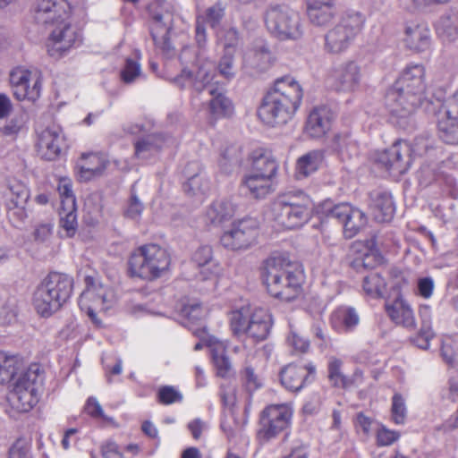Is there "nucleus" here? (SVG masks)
<instances>
[{"mask_svg": "<svg viewBox=\"0 0 458 458\" xmlns=\"http://www.w3.org/2000/svg\"><path fill=\"white\" fill-rule=\"evenodd\" d=\"M144 206L139 199L136 194L135 185L133 184L131 189V197L128 201V206L124 210V216L131 219H136L141 215Z\"/></svg>", "mask_w": 458, "mask_h": 458, "instance_id": "52", "label": "nucleus"}, {"mask_svg": "<svg viewBox=\"0 0 458 458\" xmlns=\"http://www.w3.org/2000/svg\"><path fill=\"white\" fill-rule=\"evenodd\" d=\"M272 64V55L265 46H259L247 49L242 56V70L250 76L255 77L267 72Z\"/></svg>", "mask_w": 458, "mask_h": 458, "instance_id": "21", "label": "nucleus"}, {"mask_svg": "<svg viewBox=\"0 0 458 458\" xmlns=\"http://www.w3.org/2000/svg\"><path fill=\"white\" fill-rule=\"evenodd\" d=\"M386 283L378 273H370L363 279V289L365 293L373 297H380L383 295Z\"/></svg>", "mask_w": 458, "mask_h": 458, "instance_id": "43", "label": "nucleus"}, {"mask_svg": "<svg viewBox=\"0 0 458 458\" xmlns=\"http://www.w3.org/2000/svg\"><path fill=\"white\" fill-rule=\"evenodd\" d=\"M251 173L275 178L278 169V163L271 152L264 149L254 150L251 154Z\"/></svg>", "mask_w": 458, "mask_h": 458, "instance_id": "34", "label": "nucleus"}, {"mask_svg": "<svg viewBox=\"0 0 458 458\" xmlns=\"http://www.w3.org/2000/svg\"><path fill=\"white\" fill-rule=\"evenodd\" d=\"M140 74V64L131 59L127 58L125 61L124 68L121 71V78L125 83H131Z\"/></svg>", "mask_w": 458, "mask_h": 458, "instance_id": "56", "label": "nucleus"}, {"mask_svg": "<svg viewBox=\"0 0 458 458\" xmlns=\"http://www.w3.org/2000/svg\"><path fill=\"white\" fill-rule=\"evenodd\" d=\"M272 327V318L269 312L262 308L255 309L249 316L248 327L245 332L255 342L267 339Z\"/></svg>", "mask_w": 458, "mask_h": 458, "instance_id": "25", "label": "nucleus"}, {"mask_svg": "<svg viewBox=\"0 0 458 458\" xmlns=\"http://www.w3.org/2000/svg\"><path fill=\"white\" fill-rule=\"evenodd\" d=\"M316 377V367L311 362L304 365L289 364L280 372L281 384L291 392H299Z\"/></svg>", "mask_w": 458, "mask_h": 458, "instance_id": "18", "label": "nucleus"}, {"mask_svg": "<svg viewBox=\"0 0 458 458\" xmlns=\"http://www.w3.org/2000/svg\"><path fill=\"white\" fill-rule=\"evenodd\" d=\"M322 219H335L344 230L346 237H353L366 224L365 214L347 203L334 204L331 200L322 202L317 208Z\"/></svg>", "mask_w": 458, "mask_h": 458, "instance_id": "11", "label": "nucleus"}, {"mask_svg": "<svg viewBox=\"0 0 458 458\" xmlns=\"http://www.w3.org/2000/svg\"><path fill=\"white\" fill-rule=\"evenodd\" d=\"M201 168L197 161L190 162L183 169L187 182L183 183V190L188 194H204L209 187V182L201 174Z\"/></svg>", "mask_w": 458, "mask_h": 458, "instance_id": "31", "label": "nucleus"}, {"mask_svg": "<svg viewBox=\"0 0 458 458\" xmlns=\"http://www.w3.org/2000/svg\"><path fill=\"white\" fill-rule=\"evenodd\" d=\"M225 13V4L218 1L206 10L204 16H200L201 21L209 24L212 28H216L222 21Z\"/></svg>", "mask_w": 458, "mask_h": 458, "instance_id": "47", "label": "nucleus"}, {"mask_svg": "<svg viewBox=\"0 0 458 458\" xmlns=\"http://www.w3.org/2000/svg\"><path fill=\"white\" fill-rule=\"evenodd\" d=\"M377 263V261L373 253L365 252L361 256L354 259L352 262V266L354 269L360 271L362 268H373Z\"/></svg>", "mask_w": 458, "mask_h": 458, "instance_id": "58", "label": "nucleus"}, {"mask_svg": "<svg viewBox=\"0 0 458 458\" xmlns=\"http://www.w3.org/2000/svg\"><path fill=\"white\" fill-rule=\"evenodd\" d=\"M241 378L248 392L252 393L261 386V381L254 369L246 364L241 371Z\"/></svg>", "mask_w": 458, "mask_h": 458, "instance_id": "51", "label": "nucleus"}, {"mask_svg": "<svg viewBox=\"0 0 458 458\" xmlns=\"http://www.w3.org/2000/svg\"><path fill=\"white\" fill-rule=\"evenodd\" d=\"M364 23L363 15L356 11H348L340 22L325 35V49L332 54L345 51Z\"/></svg>", "mask_w": 458, "mask_h": 458, "instance_id": "10", "label": "nucleus"}, {"mask_svg": "<svg viewBox=\"0 0 458 458\" xmlns=\"http://www.w3.org/2000/svg\"><path fill=\"white\" fill-rule=\"evenodd\" d=\"M182 316L190 321H197L203 316V309L199 303L185 304L181 310Z\"/></svg>", "mask_w": 458, "mask_h": 458, "instance_id": "61", "label": "nucleus"}, {"mask_svg": "<svg viewBox=\"0 0 458 458\" xmlns=\"http://www.w3.org/2000/svg\"><path fill=\"white\" fill-rule=\"evenodd\" d=\"M392 418L394 423L403 424L406 418V407L401 394H395L392 399Z\"/></svg>", "mask_w": 458, "mask_h": 458, "instance_id": "54", "label": "nucleus"}, {"mask_svg": "<svg viewBox=\"0 0 458 458\" xmlns=\"http://www.w3.org/2000/svg\"><path fill=\"white\" fill-rule=\"evenodd\" d=\"M307 13L310 22L315 26L328 25L337 13L335 7L307 9Z\"/></svg>", "mask_w": 458, "mask_h": 458, "instance_id": "45", "label": "nucleus"}, {"mask_svg": "<svg viewBox=\"0 0 458 458\" xmlns=\"http://www.w3.org/2000/svg\"><path fill=\"white\" fill-rule=\"evenodd\" d=\"M437 30L448 38L458 35V10H450L438 21Z\"/></svg>", "mask_w": 458, "mask_h": 458, "instance_id": "41", "label": "nucleus"}, {"mask_svg": "<svg viewBox=\"0 0 458 458\" xmlns=\"http://www.w3.org/2000/svg\"><path fill=\"white\" fill-rule=\"evenodd\" d=\"M193 70L184 68L181 73L172 79V82L180 89L192 87Z\"/></svg>", "mask_w": 458, "mask_h": 458, "instance_id": "64", "label": "nucleus"}, {"mask_svg": "<svg viewBox=\"0 0 458 458\" xmlns=\"http://www.w3.org/2000/svg\"><path fill=\"white\" fill-rule=\"evenodd\" d=\"M73 278L59 272L49 273L36 287L32 304L37 313L48 318L58 311L70 299Z\"/></svg>", "mask_w": 458, "mask_h": 458, "instance_id": "6", "label": "nucleus"}, {"mask_svg": "<svg viewBox=\"0 0 458 458\" xmlns=\"http://www.w3.org/2000/svg\"><path fill=\"white\" fill-rule=\"evenodd\" d=\"M331 79L336 90H352L360 82V67L354 62H348L336 68L332 72Z\"/></svg>", "mask_w": 458, "mask_h": 458, "instance_id": "26", "label": "nucleus"}, {"mask_svg": "<svg viewBox=\"0 0 458 458\" xmlns=\"http://www.w3.org/2000/svg\"><path fill=\"white\" fill-rule=\"evenodd\" d=\"M292 413L287 406L283 404L266 407L259 418L258 437L261 442H268L284 430L291 420Z\"/></svg>", "mask_w": 458, "mask_h": 458, "instance_id": "13", "label": "nucleus"}, {"mask_svg": "<svg viewBox=\"0 0 458 458\" xmlns=\"http://www.w3.org/2000/svg\"><path fill=\"white\" fill-rule=\"evenodd\" d=\"M55 29L51 32L47 48L48 55L59 59L64 55L79 40V35L71 24L59 21Z\"/></svg>", "mask_w": 458, "mask_h": 458, "instance_id": "17", "label": "nucleus"}, {"mask_svg": "<svg viewBox=\"0 0 458 458\" xmlns=\"http://www.w3.org/2000/svg\"><path fill=\"white\" fill-rule=\"evenodd\" d=\"M239 162L240 156L238 154V149L233 147L227 148L222 153L218 161L220 169L225 174H230L233 168L239 165Z\"/></svg>", "mask_w": 458, "mask_h": 458, "instance_id": "48", "label": "nucleus"}, {"mask_svg": "<svg viewBox=\"0 0 458 458\" xmlns=\"http://www.w3.org/2000/svg\"><path fill=\"white\" fill-rule=\"evenodd\" d=\"M60 226L66 232L68 237L75 234L78 227L76 205L68 199L64 206L59 208Z\"/></svg>", "mask_w": 458, "mask_h": 458, "instance_id": "38", "label": "nucleus"}, {"mask_svg": "<svg viewBox=\"0 0 458 458\" xmlns=\"http://www.w3.org/2000/svg\"><path fill=\"white\" fill-rule=\"evenodd\" d=\"M57 191L61 199V206H64L68 199H71L73 205H76L75 197L72 193V183L67 179L59 181Z\"/></svg>", "mask_w": 458, "mask_h": 458, "instance_id": "62", "label": "nucleus"}, {"mask_svg": "<svg viewBox=\"0 0 458 458\" xmlns=\"http://www.w3.org/2000/svg\"><path fill=\"white\" fill-rule=\"evenodd\" d=\"M369 199V208L375 220L384 223L393 218L395 208L389 192L374 191L370 193Z\"/></svg>", "mask_w": 458, "mask_h": 458, "instance_id": "28", "label": "nucleus"}, {"mask_svg": "<svg viewBox=\"0 0 458 458\" xmlns=\"http://www.w3.org/2000/svg\"><path fill=\"white\" fill-rule=\"evenodd\" d=\"M302 96L301 87L293 78L277 79L264 96L258 115L272 127L285 124L299 108Z\"/></svg>", "mask_w": 458, "mask_h": 458, "instance_id": "2", "label": "nucleus"}, {"mask_svg": "<svg viewBox=\"0 0 458 458\" xmlns=\"http://www.w3.org/2000/svg\"><path fill=\"white\" fill-rule=\"evenodd\" d=\"M259 223L255 218L246 217L233 223L221 238V244L232 250H245L250 248L257 240Z\"/></svg>", "mask_w": 458, "mask_h": 458, "instance_id": "12", "label": "nucleus"}, {"mask_svg": "<svg viewBox=\"0 0 458 458\" xmlns=\"http://www.w3.org/2000/svg\"><path fill=\"white\" fill-rule=\"evenodd\" d=\"M153 20L155 23L151 28L152 39L156 47H158L167 58H171L175 54L174 48L168 37L171 30V16L157 13L154 14Z\"/></svg>", "mask_w": 458, "mask_h": 458, "instance_id": "23", "label": "nucleus"}, {"mask_svg": "<svg viewBox=\"0 0 458 458\" xmlns=\"http://www.w3.org/2000/svg\"><path fill=\"white\" fill-rule=\"evenodd\" d=\"M311 201L302 192L278 198L272 205L275 221L286 229H295L306 224L311 216Z\"/></svg>", "mask_w": 458, "mask_h": 458, "instance_id": "8", "label": "nucleus"}, {"mask_svg": "<svg viewBox=\"0 0 458 458\" xmlns=\"http://www.w3.org/2000/svg\"><path fill=\"white\" fill-rule=\"evenodd\" d=\"M235 213V205L227 199L214 201L207 210V218L215 225L230 220Z\"/></svg>", "mask_w": 458, "mask_h": 458, "instance_id": "36", "label": "nucleus"}, {"mask_svg": "<svg viewBox=\"0 0 458 458\" xmlns=\"http://www.w3.org/2000/svg\"><path fill=\"white\" fill-rule=\"evenodd\" d=\"M192 259L199 267L209 265L212 263L211 247L208 245L199 247L193 254Z\"/></svg>", "mask_w": 458, "mask_h": 458, "instance_id": "60", "label": "nucleus"}, {"mask_svg": "<svg viewBox=\"0 0 458 458\" xmlns=\"http://www.w3.org/2000/svg\"><path fill=\"white\" fill-rule=\"evenodd\" d=\"M249 316L243 309L232 312L230 318L231 330L235 335H245Z\"/></svg>", "mask_w": 458, "mask_h": 458, "instance_id": "49", "label": "nucleus"}, {"mask_svg": "<svg viewBox=\"0 0 458 458\" xmlns=\"http://www.w3.org/2000/svg\"><path fill=\"white\" fill-rule=\"evenodd\" d=\"M433 143L428 137L416 138L413 146L405 140H397L389 148L377 152L374 161L393 174H403L410 168L413 155L437 157L442 154V148H435Z\"/></svg>", "mask_w": 458, "mask_h": 458, "instance_id": "5", "label": "nucleus"}, {"mask_svg": "<svg viewBox=\"0 0 458 458\" xmlns=\"http://www.w3.org/2000/svg\"><path fill=\"white\" fill-rule=\"evenodd\" d=\"M91 161L97 162L96 167H89L88 165H81L79 170V178L81 181L88 182L93 177L100 175L105 170L106 166L101 163L98 157L94 155H89Z\"/></svg>", "mask_w": 458, "mask_h": 458, "instance_id": "50", "label": "nucleus"}, {"mask_svg": "<svg viewBox=\"0 0 458 458\" xmlns=\"http://www.w3.org/2000/svg\"><path fill=\"white\" fill-rule=\"evenodd\" d=\"M193 334L198 338L205 341L207 346L210 348L211 357L216 370V375L220 377H229L232 370V364L226 355V348L224 343L215 336L210 335L205 327L194 330Z\"/></svg>", "mask_w": 458, "mask_h": 458, "instance_id": "20", "label": "nucleus"}, {"mask_svg": "<svg viewBox=\"0 0 458 458\" xmlns=\"http://www.w3.org/2000/svg\"><path fill=\"white\" fill-rule=\"evenodd\" d=\"M157 399L160 403L168 405L181 402L182 400V395L174 386H164L158 390Z\"/></svg>", "mask_w": 458, "mask_h": 458, "instance_id": "53", "label": "nucleus"}, {"mask_svg": "<svg viewBox=\"0 0 458 458\" xmlns=\"http://www.w3.org/2000/svg\"><path fill=\"white\" fill-rule=\"evenodd\" d=\"M64 141V137L59 127H47L39 134L38 152L46 160H55L60 156Z\"/></svg>", "mask_w": 458, "mask_h": 458, "instance_id": "22", "label": "nucleus"}, {"mask_svg": "<svg viewBox=\"0 0 458 458\" xmlns=\"http://www.w3.org/2000/svg\"><path fill=\"white\" fill-rule=\"evenodd\" d=\"M442 163L443 161L423 164L417 174L420 184L427 187L437 181L441 175L440 164Z\"/></svg>", "mask_w": 458, "mask_h": 458, "instance_id": "44", "label": "nucleus"}, {"mask_svg": "<svg viewBox=\"0 0 458 458\" xmlns=\"http://www.w3.org/2000/svg\"><path fill=\"white\" fill-rule=\"evenodd\" d=\"M343 360L336 357H330L327 365L328 379L334 387L346 389L355 385L356 381L362 377L360 370L356 369L353 375L349 377L342 371Z\"/></svg>", "mask_w": 458, "mask_h": 458, "instance_id": "32", "label": "nucleus"}, {"mask_svg": "<svg viewBox=\"0 0 458 458\" xmlns=\"http://www.w3.org/2000/svg\"><path fill=\"white\" fill-rule=\"evenodd\" d=\"M30 198V191L20 181H13L6 193L7 216L15 227H20L27 218L26 203Z\"/></svg>", "mask_w": 458, "mask_h": 458, "instance_id": "16", "label": "nucleus"}, {"mask_svg": "<svg viewBox=\"0 0 458 458\" xmlns=\"http://www.w3.org/2000/svg\"><path fill=\"white\" fill-rule=\"evenodd\" d=\"M425 68L411 64L386 93L385 103L388 111L400 118L409 117L426 100Z\"/></svg>", "mask_w": 458, "mask_h": 458, "instance_id": "1", "label": "nucleus"}, {"mask_svg": "<svg viewBox=\"0 0 458 458\" xmlns=\"http://www.w3.org/2000/svg\"><path fill=\"white\" fill-rule=\"evenodd\" d=\"M334 114L326 106L314 107L310 113L305 131L311 138H321L331 128Z\"/></svg>", "mask_w": 458, "mask_h": 458, "instance_id": "24", "label": "nucleus"}, {"mask_svg": "<svg viewBox=\"0 0 458 458\" xmlns=\"http://www.w3.org/2000/svg\"><path fill=\"white\" fill-rule=\"evenodd\" d=\"M9 458H30L29 446L24 439H17L9 449Z\"/></svg>", "mask_w": 458, "mask_h": 458, "instance_id": "63", "label": "nucleus"}, {"mask_svg": "<svg viewBox=\"0 0 458 458\" xmlns=\"http://www.w3.org/2000/svg\"><path fill=\"white\" fill-rule=\"evenodd\" d=\"M14 358L5 359L0 364V384H11L9 399L21 411H28L38 401V391L42 386L43 376L38 365L30 366L17 378L18 368Z\"/></svg>", "mask_w": 458, "mask_h": 458, "instance_id": "3", "label": "nucleus"}, {"mask_svg": "<svg viewBox=\"0 0 458 458\" xmlns=\"http://www.w3.org/2000/svg\"><path fill=\"white\" fill-rule=\"evenodd\" d=\"M224 52L235 54L239 46V33L236 29L229 28L224 34Z\"/></svg>", "mask_w": 458, "mask_h": 458, "instance_id": "57", "label": "nucleus"}, {"mask_svg": "<svg viewBox=\"0 0 458 458\" xmlns=\"http://www.w3.org/2000/svg\"><path fill=\"white\" fill-rule=\"evenodd\" d=\"M324 159V154L321 150H312L301 157L296 165L298 178L308 177L316 172Z\"/></svg>", "mask_w": 458, "mask_h": 458, "instance_id": "37", "label": "nucleus"}, {"mask_svg": "<svg viewBox=\"0 0 458 458\" xmlns=\"http://www.w3.org/2000/svg\"><path fill=\"white\" fill-rule=\"evenodd\" d=\"M234 55L235 54L224 52V55L218 63L217 70L220 75L226 79H232L235 75L233 67Z\"/></svg>", "mask_w": 458, "mask_h": 458, "instance_id": "55", "label": "nucleus"}, {"mask_svg": "<svg viewBox=\"0 0 458 458\" xmlns=\"http://www.w3.org/2000/svg\"><path fill=\"white\" fill-rule=\"evenodd\" d=\"M69 9L66 0H38L34 5V20L46 26L65 21Z\"/></svg>", "mask_w": 458, "mask_h": 458, "instance_id": "19", "label": "nucleus"}, {"mask_svg": "<svg viewBox=\"0 0 458 458\" xmlns=\"http://www.w3.org/2000/svg\"><path fill=\"white\" fill-rule=\"evenodd\" d=\"M209 95L212 98L209 101L210 113L215 117H225L233 114V105L231 100L223 93L218 92L216 88L209 89Z\"/></svg>", "mask_w": 458, "mask_h": 458, "instance_id": "39", "label": "nucleus"}, {"mask_svg": "<svg viewBox=\"0 0 458 458\" xmlns=\"http://www.w3.org/2000/svg\"><path fill=\"white\" fill-rule=\"evenodd\" d=\"M165 142L166 139L162 133L141 136L134 142V155L139 159H148L157 154Z\"/></svg>", "mask_w": 458, "mask_h": 458, "instance_id": "30", "label": "nucleus"}, {"mask_svg": "<svg viewBox=\"0 0 458 458\" xmlns=\"http://www.w3.org/2000/svg\"><path fill=\"white\" fill-rule=\"evenodd\" d=\"M334 317L340 321L345 331H352L360 322V317L352 307H339L335 311Z\"/></svg>", "mask_w": 458, "mask_h": 458, "instance_id": "42", "label": "nucleus"}, {"mask_svg": "<svg viewBox=\"0 0 458 458\" xmlns=\"http://www.w3.org/2000/svg\"><path fill=\"white\" fill-rule=\"evenodd\" d=\"M405 45L415 52L428 50L431 44V35L426 24H411L405 29Z\"/></svg>", "mask_w": 458, "mask_h": 458, "instance_id": "29", "label": "nucleus"}, {"mask_svg": "<svg viewBox=\"0 0 458 458\" xmlns=\"http://www.w3.org/2000/svg\"><path fill=\"white\" fill-rule=\"evenodd\" d=\"M293 264L284 255L267 258L262 267V279L267 292L285 301L294 300L301 291V275L292 270Z\"/></svg>", "mask_w": 458, "mask_h": 458, "instance_id": "4", "label": "nucleus"}, {"mask_svg": "<svg viewBox=\"0 0 458 458\" xmlns=\"http://www.w3.org/2000/svg\"><path fill=\"white\" fill-rule=\"evenodd\" d=\"M128 264L132 276L151 281L160 277L168 269L170 257L159 245L146 244L131 255Z\"/></svg>", "mask_w": 458, "mask_h": 458, "instance_id": "7", "label": "nucleus"}, {"mask_svg": "<svg viewBox=\"0 0 458 458\" xmlns=\"http://www.w3.org/2000/svg\"><path fill=\"white\" fill-rule=\"evenodd\" d=\"M272 177L250 173L242 180L244 188L256 199H264L275 191Z\"/></svg>", "mask_w": 458, "mask_h": 458, "instance_id": "33", "label": "nucleus"}, {"mask_svg": "<svg viewBox=\"0 0 458 458\" xmlns=\"http://www.w3.org/2000/svg\"><path fill=\"white\" fill-rule=\"evenodd\" d=\"M386 311L391 320L407 329L416 327V320L411 305L401 296L386 304Z\"/></svg>", "mask_w": 458, "mask_h": 458, "instance_id": "27", "label": "nucleus"}, {"mask_svg": "<svg viewBox=\"0 0 458 458\" xmlns=\"http://www.w3.org/2000/svg\"><path fill=\"white\" fill-rule=\"evenodd\" d=\"M10 81L13 95L18 100H37L40 96L42 74L38 70H16L11 72Z\"/></svg>", "mask_w": 458, "mask_h": 458, "instance_id": "15", "label": "nucleus"}, {"mask_svg": "<svg viewBox=\"0 0 458 458\" xmlns=\"http://www.w3.org/2000/svg\"><path fill=\"white\" fill-rule=\"evenodd\" d=\"M434 334L431 328L428 326L420 327L418 335L411 338V342L422 350H427L429 347V341L433 338Z\"/></svg>", "mask_w": 458, "mask_h": 458, "instance_id": "59", "label": "nucleus"}, {"mask_svg": "<svg viewBox=\"0 0 458 458\" xmlns=\"http://www.w3.org/2000/svg\"><path fill=\"white\" fill-rule=\"evenodd\" d=\"M437 131L445 143L458 144V89L438 110Z\"/></svg>", "mask_w": 458, "mask_h": 458, "instance_id": "14", "label": "nucleus"}, {"mask_svg": "<svg viewBox=\"0 0 458 458\" xmlns=\"http://www.w3.org/2000/svg\"><path fill=\"white\" fill-rule=\"evenodd\" d=\"M84 281L86 288L81 295V302L83 300L93 299L96 301H99L100 303L105 304L106 301V293L103 285L94 277L89 276H86Z\"/></svg>", "mask_w": 458, "mask_h": 458, "instance_id": "40", "label": "nucleus"}, {"mask_svg": "<svg viewBox=\"0 0 458 458\" xmlns=\"http://www.w3.org/2000/svg\"><path fill=\"white\" fill-rule=\"evenodd\" d=\"M441 355L445 363L458 369V340L445 337L442 342Z\"/></svg>", "mask_w": 458, "mask_h": 458, "instance_id": "46", "label": "nucleus"}, {"mask_svg": "<svg viewBox=\"0 0 458 458\" xmlns=\"http://www.w3.org/2000/svg\"><path fill=\"white\" fill-rule=\"evenodd\" d=\"M265 24L270 34L282 41H296L304 35L299 13L286 5L269 6L265 13Z\"/></svg>", "mask_w": 458, "mask_h": 458, "instance_id": "9", "label": "nucleus"}, {"mask_svg": "<svg viewBox=\"0 0 458 458\" xmlns=\"http://www.w3.org/2000/svg\"><path fill=\"white\" fill-rule=\"evenodd\" d=\"M195 66L196 70L193 71L192 88L199 92L205 89L209 90L214 88L210 85L215 76L214 64L209 60L198 59Z\"/></svg>", "mask_w": 458, "mask_h": 458, "instance_id": "35", "label": "nucleus"}]
</instances>
